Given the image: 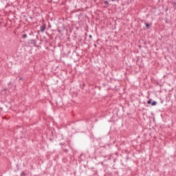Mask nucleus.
I'll list each match as a JSON object with an SVG mask.
<instances>
[{
	"label": "nucleus",
	"instance_id": "nucleus-1",
	"mask_svg": "<svg viewBox=\"0 0 176 176\" xmlns=\"http://www.w3.org/2000/svg\"><path fill=\"white\" fill-rule=\"evenodd\" d=\"M147 104L151 105V107H156V105H157V102L156 100H153L152 98H149L147 100Z\"/></svg>",
	"mask_w": 176,
	"mask_h": 176
},
{
	"label": "nucleus",
	"instance_id": "nucleus-2",
	"mask_svg": "<svg viewBox=\"0 0 176 176\" xmlns=\"http://www.w3.org/2000/svg\"><path fill=\"white\" fill-rule=\"evenodd\" d=\"M28 45H33L35 47H36V40L35 39H28L27 42Z\"/></svg>",
	"mask_w": 176,
	"mask_h": 176
},
{
	"label": "nucleus",
	"instance_id": "nucleus-3",
	"mask_svg": "<svg viewBox=\"0 0 176 176\" xmlns=\"http://www.w3.org/2000/svg\"><path fill=\"white\" fill-rule=\"evenodd\" d=\"M45 30H46V24H43L40 27V31L41 32L43 33L45 32Z\"/></svg>",
	"mask_w": 176,
	"mask_h": 176
},
{
	"label": "nucleus",
	"instance_id": "nucleus-4",
	"mask_svg": "<svg viewBox=\"0 0 176 176\" xmlns=\"http://www.w3.org/2000/svg\"><path fill=\"white\" fill-rule=\"evenodd\" d=\"M144 25H146V29L149 30L151 28V25H152V23L150 24V23L145 22Z\"/></svg>",
	"mask_w": 176,
	"mask_h": 176
},
{
	"label": "nucleus",
	"instance_id": "nucleus-5",
	"mask_svg": "<svg viewBox=\"0 0 176 176\" xmlns=\"http://www.w3.org/2000/svg\"><path fill=\"white\" fill-rule=\"evenodd\" d=\"M46 34H47V35L49 36L50 41H52V39H53V38H54V34H49L47 32Z\"/></svg>",
	"mask_w": 176,
	"mask_h": 176
},
{
	"label": "nucleus",
	"instance_id": "nucleus-6",
	"mask_svg": "<svg viewBox=\"0 0 176 176\" xmlns=\"http://www.w3.org/2000/svg\"><path fill=\"white\" fill-rule=\"evenodd\" d=\"M22 38L23 39H27V38H28V36L27 35V34H25L22 35Z\"/></svg>",
	"mask_w": 176,
	"mask_h": 176
},
{
	"label": "nucleus",
	"instance_id": "nucleus-7",
	"mask_svg": "<svg viewBox=\"0 0 176 176\" xmlns=\"http://www.w3.org/2000/svg\"><path fill=\"white\" fill-rule=\"evenodd\" d=\"M21 176H27V173H25V171H22L21 173Z\"/></svg>",
	"mask_w": 176,
	"mask_h": 176
},
{
	"label": "nucleus",
	"instance_id": "nucleus-8",
	"mask_svg": "<svg viewBox=\"0 0 176 176\" xmlns=\"http://www.w3.org/2000/svg\"><path fill=\"white\" fill-rule=\"evenodd\" d=\"M104 5H107V6H109V2L108 1H104Z\"/></svg>",
	"mask_w": 176,
	"mask_h": 176
},
{
	"label": "nucleus",
	"instance_id": "nucleus-9",
	"mask_svg": "<svg viewBox=\"0 0 176 176\" xmlns=\"http://www.w3.org/2000/svg\"><path fill=\"white\" fill-rule=\"evenodd\" d=\"M142 104H144V105L145 106V107H149L148 104H146V102L145 101H144L143 102H142Z\"/></svg>",
	"mask_w": 176,
	"mask_h": 176
},
{
	"label": "nucleus",
	"instance_id": "nucleus-10",
	"mask_svg": "<svg viewBox=\"0 0 176 176\" xmlns=\"http://www.w3.org/2000/svg\"><path fill=\"white\" fill-rule=\"evenodd\" d=\"M89 39H91V41L93 40V36H92L91 34H90V35L89 36Z\"/></svg>",
	"mask_w": 176,
	"mask_h": 176
},
{
	"label": "nucleus",
	"instance_id": "nucleus-11",
	"mask_svg": "<svg viewBox=\"0 0 176 176\" xmlns=\"http://www.w3.org/2000/svg\"><path fill=\"white\" fill-rule=\"evenodd\" d=\"M64 152H65V153H67L68 152V149L65 148V149H64Z\"/></svg>",
	"mask_w": 176,
	"mask_h": 176
},
{
	"label": "nucleus",
	"instance_id": "nucleus-12",
	"mask_svg": "<svg viewBox=\"0 0 176 176\" xmlns=\"http://www.w3.org/2000/svg\"><path fill=\"white\" fill-rule=\"evenodd\" d=\"M111 2H115L116 1H118V2H119V1H120V0H111Z\"/></svg>",
	"mask_w": 176,
	"mask_h": 176
},
{
	"label": "nucleus",
	"instance_id": "nucleus-13",
	"mask_svg": "<svg viewBox=\"0 0 176 176\" xmlns=\"http://www.w3.org/2000/svg\"><path fill=\"white\" fill-rule=\"evenodd\" d=\"M19 80H23V77H19Z\"/></svg>",
	"mask_w": 176,
	"mask_h": 176
},
{
	"label": "nucleus",
	"instance_id": "nucleus-14",
	"mask_svg": "<svg viewBox=\"0 0 176 176\" xmlns=\"http://www.w3.org/2000/svg\"><path fill=\"white\" fill-rule=\"evenodd\" d=\"M34 34V32H31L29 35H33Z\"/></svg>",
	"mask_w": 176,
	"mask_h": 176
},
{
	"label": "nucleus",
	"instance_id": "nucleus-15",
	"mask_svg": "<svg viewBox=\"0 0 176 176\" xmlns=\"http://www.w3.org/2000/svg\"><path fill=\"white\" fill-rule=\"evenodd\" d=\"M174 3V7L176 8V2H173Z\"/></svg>",
	"mask_w": 176,
	"mask_h": 176
},
{
	"label": "nucleus",
	"instance_id": "nucleus-16",
	"mask_svg": "<svg viewBox=\"0 0 176 176\" xmlns=\"http://www.w3.org/2000/svg\"><path fill=\"white\" fill-rule=\"evenodd\" d=\"M48 27H49V28H52V25H49Z\"/></svg>",
	"mask_w": 176,
	"mask_h": 176
},
{
	"label": "nucleus",
	"instance_id": "nucleus-17",
	"mask_svg": "<svg viewBox=\"0 0 176 176\" xmlns=\"http://www.w3.org/2000/svg\"><path fill=\"white\" fill-rule=\"evenodd\" d=\"M69 53H71V51H69L68 53H67V54H69Z\"/></svg>",
	"mask_w": 176,
	"mask_h": 176
},
{
	"label": "nucleus",
	"instance_id": "nucleus-18",
	"mask_svg": "<svg viewBox=\"0 0 176 176\" xmlns=\"http://www.w3.org/2000/svg\"><path fill=\"white\" fill-rule=\"evenodd\" d=\"M166 11L168 10V8H166Z\"/></svg>",
	"mask_w": 176,
	"mask_h": 176
},
{
	"label": "nucleus",
	"instance_id": "nucleus-19",
	"mask_svg": "<svg viewBox=\"0 0 176 176\" xmlns=\"http://www.w3.org/2000/svg\"><path fill=\"white\" fill-rule=\"evenodd\" d=\"M30 19H32V16H30Z\"/></svg>",
	"mask_w": 176,
	"mask_h": 176
},
{
	"label": "nucleus",
	"instance_id": "nucleus-20",
	"mask_svg": "<svg viewBox=\"0 0 176 176\" xmlns=\"http://www.w3.org/2000/svg\"><path fill=\"white\" fill-rule=\"evenodd\" d=\"M38 34H39V31H38Z\"/></svg>",
	"mask_w": 176,
	"mask_h": 176
},
{
	"label": "nucleus",
	"instance_id": "nucleus-21",
	"mask_svg": "<svg viewBox=\"0 0 176 176\" xmlns=\"http://www.w3.org/2000/svg\"><path fill=\"white\" fill-rule=\"evenodd\" d=\"M36 38H38V35L36 36Z\"/></svg>",
	"mask_w": 176,
	"mask_h": 176
}]
</instances>
